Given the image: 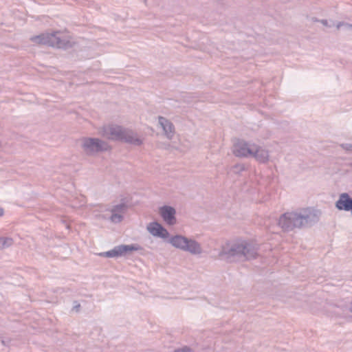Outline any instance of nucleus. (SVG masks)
Returning a JSON list of instances; mask_svg holds the SVG:
<instances>
[{
  "label": "nucleus",
  "mask_w": 352,
  "mask_h": 352,
  "mask_svg": "<svg viewBox=\"0 0 352 352\" xmlns=\"http://www.w3.org/2000/svg\"><path fill=\"white\" fill-rule=\"evenodd\" d=\"M160 213L164 220L168 224L173 225L175 223V210L171 207H163L160 208Z\"/></svg>",
  "instance_id": "nucleus-9"
},
{
  "label": "nucleus",
  "mask_w": 352,
  "mask_h": 352,
  "mask_svg": "<svg viewBox=\"0 0 352 352\" xmlns=\"http://www.w3.org/2000/svg\"><path fill=\"white\" fill-rule=\"evenodd\" d=\"M170 243L178 248L188 250L189 252L197 254L201 252L199 245L194 241H188L186 238L176 236L170 240Z\"/></svg>",
  "instance_id": "nucleus-3"
},
{
  "label": "nucleus",
  "mask_w": 352,
  "mask_h": 352,
  "mask_svg": "<svg viewBox=\"0 0 352 352\" xmlns=\"http://www.w3.org/2000/svg\"><path fill=\"white\" fill-rule=\"evenodd\" d=\"M126 206L124 204H120L118 206H115L112 209V215L111 217V220L112 222L118 223L121 221L122 215L121 214L125 211Z\"/></svg>",
  "instance_id": "nucleus-10"
},
{
  "label": "nucleus",
  "mask_w": 352,
  "mask_h": 352,
  "mask_svg": "<svg viewBox=\"0 0 352 352\" xmlns=\"http://www.w3.org/2000/svg\"><path fill=\"white\" fill-rule=\"evenodd\" d=\"M3 210L2 208H0V216L3 215Z\"/></svg>",
  "instance_id": "nucleus-15"
},
{
  "label": "nucleus",
  "mask_w": 352,
  "mask_h": 352,
  "mask_svg": "<svg viewBox=\"0 0 352 352\" xmlns=\"http://www.w3.org/2000/svg\"><path fill=\"white\" fill-rule=\"evenodd\" d=\"M139 250V247L134 245H122L115 247L113 250L100 253L99 255L101 256L106 257H118L126 254L129 252H132Z\"/></svg>",
  "instance_id": "nucleus-4"
},
{
  "label": "nucleus",
  "mask_w": 352,
  "mask_h": 352,
  "mask_svg": "<svg viewBox=\"0 0 352 352\" xmlns=\"http://www.w3.org/2000/svg\"><path fill=\"white\" fill-rule=\"evenodd\" d=\"M160 123L162 126L165 133L167 135H169L170 133L173 132V126L171 123H170L165 118L160 117Z\"/></svg>",
  "instance_id": "nucleus-11"
},
{
  "label": "nucleus",
  "mask_w": 352,
  "mask_h": 352,
  "mask_svg": "<svg viewBox=\"0 0 352 352\" xmlns=\"http://www.w3.org/2000/svg\"><path fill=\"white\" fill-rule=\"evenodd\" d=\"M249 250H250V249L247 245H241V246L237 247V249L232 250V252H234L236 253H241L244 256H246L248 258H249V256H248V253Z\"/></svg>",
  "instance_id": "nucleus-12"
},
{
  "label": "nucleus",
  "mask_w": 352,
  "mask_h": 352,
  "mask_svg": "<svg viewBox=\"0 0 352 352\" xmlns=\"http://www.w3.org/2000/svg\"><path fill=\"white\" fill-rule=\"evenodd\" d=\"M109 138L112 140H121L134 143L138 142V140H133L131 136L126 135V132L122 131L119 126L109 129Z\"/></svg>",
  "instance_id": "nucleus-7"
},
{
  "label": "nucleus",
  "mask_w": 352,
  "mask_h": 352,
  "mask_svg": "<svg viewBox=\"0 0 352 352\" xmlns=\"http://www.w3.org/2000/svg\"><path fill=\"white\" fill-rule=\"evenodd\" d=\"M175 352H189V349L187 348H184L182 349H178V350L175 351Z\"/></svg>",
  "instance_id": "nucleus-14"
},
{
  "label": "nucleus",
  "mask_w": 352,
  "mask_h": 352,
  "mask_svg": "<svg viewBox=\"0 0 352 352\" xmlns=\"http://www.w3.org/2000/svg\"><path fill=\"white\" fill-rule=\"evenodd\" d=\"M12 243V240L9 238H0V248H3L6 245H10Z\"/></svg>",
  "instance_id": "nucleus-13"
},
{
  "label": "nucleus",
  "mask_w": 352,
  "mask_h": 352,
  "mask_svg": "<svg viewBox=\"0 0 352 352\" xmlns=\"http://www.w3.org/2000/svg\"><path fill=\"white\" fill-rule=\"evenodd\" d=\"M148 230L154 236L162 238H167L168 236L167 230L157 223H150L148 226Z\"/></svg>",
  "instance_id": "nucleus-8"
},
{
  "label": "nucleus",
  "mask_w": 352,
  "mask_h": 352,
  "mask_svg": "<svg viewBox=\"0 0 352 352\" xmlns=\"http://www.w3.org/2000/svg\"><path fill=\"white\" fill-rule=\"evenodd\" d=\"M307 217V216H303L296 212H287L280 217L278 224L283 229L300 227L302 225L303 221Z\"/></svg>",
  "instance_id": "nucleus-2"
},
{
  "label": "nucleus",
  "mask_w": 352,
  "mask_h": 352,
  "mask_svg": "<svg viewBox=\"0 0 352 352\" xmlns=\"http://www.w3.org/2000/svg\"><path fill=\"white\" fill-rule=\"evenodd\" d=\"M83 146L85 151L88 153L107 149V146L105 144L99 142L98 140L95 139L85 140Z\"/></svg>",
  "instance_id": "nucleus-6"
},
{
  "label": "nucleus",
  "mask_w": 352,
  "mask_h": 352,
  "mask_svg": "<svg viewBox=\"0 0 352 352\" xmlns=\"http://www.w3.org/2000/svg\"><path fill=\"white\" fill-rule=\"evenodd\" d=\"M234 153L239 157H246L253 155L258 160H264L267 158V153L262 149H258L256 146L249 148L245 143L239 142L234 145Z\"/></svg>",
  "instance_id": "nucleus-1"
},
{
  "label": "nucleus",
  "mask_w": 352,
  "mask_h": 352,
  "mask_svg": "<svg viewBox=\"0 0 352 352\" xmlns=\"http://www.w3.org/2000/svg\"><path fill=\"white\" fill-rule=\"evenodd\" d=\"M32 40L38 44L48 45L58 47H62L60 37L57 36L55 34H43L33 38Z\"/></svg>",
  "instance_id": "nucleus-5"
}]
</instances>
